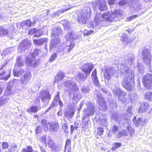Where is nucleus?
<instances>
[{
    "instance_id": "2eb2a0df",
    "label": "nucleus",
    "mask_w": 152,
    "mask_h": 152,
    "mask_svg": "<svg viewBox=\"0 0 152 152\" xmlns=\"http://www.w3.org/2000/svg\"><path fill=\"white\" fill-rule=\"evenodd\" d=\"M116 73V71L114 69L108 67L105 69L104 72V78L109 80L111 79L112 76L114 75Z\"/></svg>"
},
{
    "instance_id": "a19ab883",
    "label": "nucleus",
    "mask_w": 152,
    "mask_h": 152,
    "mask_svg": "<svg viewBox=\"0 0 152 152\" xmlns=\"http://www.w3.org/2000/svg\"><path fill=\"white\" fill-rule=\"evenodd\" d=\"M90 90V88L88 86H83L81 88V91L84 93L88 94Z\"/></svg>"
},
{
    "instance_id": "7c9ffc66",
    "label": "nucleus",
    "mask_w": 152,
    "mask_h": 152,
    "mask_svg": "<svg viewBox=\"0 0 152 152\" xmlns=\"http://www.w3.org/2000/svg\"><path fill=\"white\" fill-rule=\"evenodd\" d=\"M64 76V74L62 72H60L57 75V77L55 78L54 82L57 83L59 80L61 81L63 79Z\"/></svg>"
},
{
    "instance_id": "a211bd4d",
    "label": "nucleus",
    "mask_w": 152,
    "mask_h": 152,
    "mask_svg": "<svg viewBox=\"0 0 152 152\" xmlns=\"http://www.w3.org/2000/svg\"><path fill=\"white\" fill-rule=\"evenodd\" d=\"M17 80L14 79L10 81L9 83V85L7 86V88L4 92V94L6 95H9L12 93V87L17 82Z\"/></svg>"
},
{
    "instance_id": "423d86ee",
    "label": "nucleus",
    "mask_w": 152,
    "mask_h": 152,
    "mask_svg": "<svg viewBox=\"0 0 152 152\" xmlns=\"http://www.w3.org/2000/svg\"><path fill=\"white\" fill-rule=\"evenodd\" d=\"M113 94L116 96H118V99L123 102H125L127 100L126 97V93L124 92L119 87H113L111 88Z\"/></svg>"
},
{
    "instance_id": "5701e85b",
    "label": "nucleus",
    "mask_w": 152,
    "mask_h": 152,
    "mask_svg": "<svg viewBox=\"0 0 152 152\" xmlns=\"http://www.w3.org/2000/svg\"><path fill=\"white\" fill-rule=\"evenodd\" d=\"M62 33V31L60 28L55 27L51 31V37L53 38H56L57 36L60 35Z\"/></svg>"
},
{
    "instance_id": "b1692460",
    "label": "nucleus",
    "mask_w": 152,
    "mask_h": 152,
    "mask_svg": "<svg viewBox=\"0 0 152 152\" xmlns=\"http://www.w3.org/2000/svg\"><path fill=\"white\" fill-rule=\"evenodd\" d=\"M140 104V105L138 110L139 112L140 113L147 111L149 107V104L147 103L141 102Z\"/></svg>"
},
{
    "instance_id": "6e6d98bb",
    "label": "nucleus",
    "mask_w": 152,
    "mask_h": 152,
    "mask_svg": "<svg viewBox=\"0 0 152 152\" xmlns=\"http://www.w3.org/2000/svg\"><path fill=\"white\" fill-rule=\"evenodd\" d=\"M48 144L49 145L50 148H52L53 145V141L48 137Z\"/></svg>"
},
{
    "instance_id": "49530a36",
    "label": "nucleus",
    "mask_w": 152,
    "mask_h": 152,
    "mask_svg": "<svg viewBox=\"0 0 152 152\" xmlns=\"http://www.w3.org/2000/svg\"><path fill=\"white\" fill-rule=\"evenodd\" d=\"M121 40L125 43H126L128 41V38L127 37L126 34H123L121 38Z\"/></svg>"
},
{
    "instance_id": "09e8293b",
    "label": "nucleus",
    "mask_w": 152,
    "mask_h": 152,
    "mask_svg": "<svg viewBox=\"0 0 152 152\" xmlns=\"http://www.w3.org/2000/svg\"><path fill=\"white\" fill-rule=\"evenodd\" d=\"M118 126L115 125L112 127L111 128L112 132L114 134H115V133L118 131Z\"/></svg>"
},
{
    "instance_id": "79ce46f5",
    "label": "nucleus",
    "mask_w": 152,
    "mask_h": 152,
    "mask_svg": "<svg viewBox=\"0 0 152 152\" xmlns=\"http://www.w3.org/2000/svg\"><path fill=\"white\" fill-rule=\"evenodd\" d=\"M22 152H33V150L32 147L29 145L27 146L26 148H23Z\"/></svg>"
},
{
    "instance_id": "c756f323",
    "label": "nucleus",
    "mask_w": 152,
    "mask_h": 152,
    "mask_svg": "<svg viewBox=\"0 0 152 152\" xmlns=\"http://www.w3.org/2000/svg\"><path fill=\"white\" fill-rule=\"evenodd\" d=\"M23 69H21V68H19L18 70H17V68H15L13 70V74L15 76L18 77L20 75L23 74V72H25Z\"/></svg>"
},
{
    "instance_id": "473e14b6",
    "label": "nucleus",
    "mask_w": 152,
    "mask_h": 152,
    "mask_svg": "<svg viewBox=\"0 0 152 152\" xmlns=\"http://www.w3.org/2000/svg\"><path fill=\"white\" fill-rule=\"evenodd\" d=\"M8 96L5 94L4 96L0 98V106L7 103L9 100L10 98Z\"/></svg>"
},
{
    "instance_id": "c03bdc74",
    "label": "nucleus",
    "mask_w": 152,
    "mask_h": 152,
    "mask_svg": "<svg viewBox=\"0 0 152 152\" xmlns=\"http://www.w3.org/2000/svg\"><path fill=\"white\" fill-rule=\"evenodd\" d=\"M62 24L65 28H69V23L67 21V20H65L63 22Z\"/></svg>"
},
{
    "instance_id": "a878e982",
    "label": "nucleus",
    "mask_w": 152,
    "mask_h": 152,
    "mask_svg": "<svg viewBox=\"0 0 152 152\" xmlns=\"http://www.w3.org/2000/svg\"><path fill=\"white\" fill-rule=\"evenodd\" d=\"M87 77H85L83 73H79L75 77V80L78 82H84L87 79Z\"/></svg>"
},
{
    "instance_id": "f8f14e48",
    "label": "nucleus",
    "mask_w": 152,
    "mask_h": 152,
    "mask_svg": "<svg viewBox=\"0 0 152 152\" xmlns=\"http://www.w3.org/2000/svg\"><path fill=\"white\" fill-rule=\"evenodd\" d=\"M31 78V74L29 71H25L22 75V76L20 79L21 83L23 86L28 84Z\"/></svg>"
},
{
    "instance_id": "e433bc0d",
    "label": "nucleus",
    "mask_w": 152,
    "mask_h": 152,
    "mask_svg": "<svg viewBox=\"0 0 152 152\" xmlns=\"http://www.w3.org/2000/svg\"><path fill=\"white\" fill-rule=\"evenodd\" d=\"M127 129L128 131V133L129 134L130 137H131L134 134V129L129 126L127 127Z\"/></svg>"
},
{
    "instance_id": "052dcab7",
    "label": "nucleus",
    "mask_w": 152,
    "mask_h": 152,
    "mask_svg": "<svg viewBox=\"0 0 152 152\" xmlns=\"http://www.w3.org/2000/svg\"><path fill=\"white\" fill-rule=\"evenodd\" d=\"M62 128L64 129V132H67V130L68 129V126L67 124L66 123H64L63 124Z\"/></svg>"
},
{
    "instance_id": "aec40b11",
    "label": "nucleus",
    "mask_w": 152,
    "mask_h": 152,
    "mask_svg": "<svg viewBox=\"0 0 152 152\" xmlns=\"http://www.w3.org/2000/svg\"><path fill=\"white\" fill-rule=\"evenodd\" d=\"M96 97L99 104L102 107V110H105L106 109V104L102 95L99 93L97 94Z\"/></svg>"
},
{
    "instance_id": "4d7b16f0",
    "label": "nucleus",
    "mask_w": 152,
    "mask_h": 152,
    "mask_svg": "<svg viewBox=\"0 0 152 152\" xmlns=\"http://www.w3.org/2000/svg\"><path fill=\"white\" fill-rule=\"evenodd\" d=\"M94 32V31L92 30H85V32L84 33V36H88L90 34H92Z\"/></svg>"
},
{
    "instance_id": "58836bf2",
    "label": "nucleus",
    "mask_w": 152,
    "mask_h": 152,
    "mask_svg": "<svg viewBox=\"0 0 152 152\" xmlns=\"http://www.w3.org/2000/svg\"><path fill=\"white\" fill-rule=\"evenodd\" d=\"M145 99L150 101H152V92H148L146 93Z\"/></svg>"
},
{
    "instance_id": "ea45409f",
    "label": "nucleus",
    "mask_w": 152,
    "mask_h": 152,
    "mask_svg": "<svg viewBox=\"0 0 152 152\" xmlns=\"http://www.w3.org/2000/svg\"><path fill=\"white\" fill-rule=\"evenodd\" d=\"M113 145L111 149L113 151H115L117 148H120L121 146V143L115 142Z\"/></svg>"
},
{
    "instance_id": "f3484780",
    "label": "nucleus",
    "mask_w": 152,
    "mask_h": 152,
    "mask_svg": "<svg viewBox=\"0 0 152 152\" xmlns=\"http://www.w3.org/2000/svg\"><path fill=\"white\" fill-rule=\"evenodd\" d=\"M31 45V43L29 40H25L20 43L18 46V49L19 51L21 52V50H24L28 48Z\"/></svg>"
},
{
    "instance_id": "2f4dec72",
    "label": "nucleus",
    "mask_w": 152,
    "mask_h": 152,
    "mask_svg": "<svg viewBox=\"0 0 152 152\" xmlns=\"http://www.w3.org/2000/svg\"><path fill=\"white\" fill-rule=\"evenodd\" d=\"M47 39L46 38H43L38 40H34V42L37 45H42L44 43L46 42Z\"/></svg>"
},
{
    "instance_id": "de8ad7c7",
    "label": "nucleus",
    "mask_w": 152,
    "mask_h": 152,
    "mask_svg": "<svg viewBox=\"0 0 152 152\" xmlns=\"http://www.w3.org/2000/svg\"><path fill=\"white\" fill-rule=\"evenodd\" d=\"M71 8V7H68L67 9H64L63 10H59L57 12V13H56L55 12L54 13V14H55L56 15H57V16H58L59 15V13H62L63 12H64V11H67V10H69Z\"/></svg>"
},
{
    "instance_id": "c9c22d12",
    "label": "nucleus",
    "mask_w": 152,
    "mask_h": 152,
    "mask_svg": "<svg viewBox=\"0 0 152 152\" xmlns=\"http://www.w3.org/2000/svg\"><path fill=\"white\" fill-rule=\"evenodd\" d=\"M38 107L32 106L29 109L27 110V111L28 113L32 112V113H36L39 110Z\"/></svg>"
},
{
    "instance_id": "20e7f679",
    "label": "nucleus",
    "mask_w": 152,
    "mask_h": 152,
    "mask_svg": "<svg viewBox=\"0 0 152 152\" xmlns=\"http://www.w3.org/2000/svg\"><path fill=\"white\" fill-rule=\"evenodd\" d=\"M126 113V114L118 115L117 113H114L111 115V118L114 121L117 122H120L123 120H128L132 115V107L131 106L128 107Z\"/></svg>"
},
{
    "instance_id": "f03ea898",
    "label": "nucleus",
    "mask_w": 152,
    "mask_h": 152,
    "mask_svg": "<svg viewBox=\"0 0 152 152\" xmlns=\"http://www.w3.org/2000/svg\"><path fill=\"white\" fill-rule=\"evenodd\" d=\"M112 13H110L109 11L106 12L102 14L97 13L95 15L94 22L98 25L102 21L108 20L110 22L113 21H118L120 20L122 12L118 10H115Z\"/></svg>"
},
{
    "instance_id": "4c0bfd02",
    "label": "nucleus",
    "mask_w": 152,
    "mask_h": 152,
    "mask_svg": "<svg viewBox=\"0 0 152 152\" xmlns=\"http://www.w3.org/2000/svg\"><path fill=\"white\" fill-rule=\"evenodd\" d=\"M86 120L85 119L83 120V123L82 124V126L83 128L86 129L88 127L89 123V118H86Z\"/></svg>"
},
{
    "instance_id": "6ab92c4d",
    "label": "nucleus",
    "mask_w": 152,
    "mask_h": 152,
    "mask_svg": "<svg viewBox=\"0 0 152 152\" xmlns=\"http://www.w3.org/2000/svg\"><path fill=\"white\" fill-rule=\"evenodd\" d=\"M96 6L99 9L103 11L107 9L106 2L105 0H99L96 3Z\"/></svg>"
},
{
    "instance_id": "bb28decb",
    "label": "nucleus",
    "mask_w": 152,
    "mask_h": 152,
    "mask_svg": "<svg viewBox=\"0 0 152 152\" xmlns=\"http://www.w3.org/2000/svg\"><path fill=\"white\" fill-rule=\"evenodd\" d=\"M42 127L45 130L47 131L49 130V126L50 124L49 122H48L45 119H43L41 123Z\"/></svg>"
},
{
    "instance_id": "9d476101",
    "label": "nucleus",
    "mask_w": 152,
    "mask_h": 152,
    "mask_svg": "<svg viewBox=\"0 0 152 152\" xmlns=\"http://www.w3.org/2000/svg\"><path fill=\"white\" fill-rule=\"evenodd\" d=\"M65 38L66 40L68 41L66 44L67 52H69L73 49L75 45L74 43L72 41L74 38L73 34L72 32H69L66 34Z\"/></svg>"
},
{
    "instance_id": "72a5a7b5",
    "label": "nucleus",
    "mask_w": 152,
    "mask_h": 152,
    "mask_svg": "<svg viewBox=\"0 0 152 152\" xmlns=\"http://www.w3.org/2000/svg\"><path fill=\"white\" fill-rule=\"evenodd\" d=\"M128 132L126 130L124 129H122L119 131L116 137L118 138L121 137L122 136H127L128 135Z\"/></svg>"
},
{
    "instance_id": "0e129e2a",
    "label": "nucleus",
    "mask_w": 152,
    "mask_h": 152,
    "mask_svg": "<svg viewBox=\"0 0 152 152\" xmlns=\"http://www.w3.org/2000/svg\"><path fill=\"white\" fill-rule=\"evenodd\" d=\"M4 77H7V75L8 74H10V70H7V72H4L3 73L1 74Z\"/></svg>"
},
{
    "instance_id": "dca6fc26",
    "label": "nucleus",
    "mask_w": 152,
    "mask_h": 152,
    "mask_svg": "<svg viewBox=\"0 0 152 152\" xmlns=\"http://www.w3.org/2000/svg\"><path fill=\"white\" fill-rule=\"evenodd\" d=\"M94 68L93 65L91 63L85 64L82 66V71L85 73L86 77L89 75L90 73Z\"/></svg>"
},
{
    "instance_id": "69168bd1",
    "label": "nucleus",
    "mask_w": 152,
    "mask_h": 152,
    "mask_svg": "<svg viewBox=\"0 0 152 152\" xmlns=\"http://www.w3.org/2000/svg\"><path fill=\"white\" fill-rule=\"evenodd\" d=\"M142 119L141 118H139L138 120H137V122L135 123V125H137V126H139L140 124V123L142 121Z\"/></svg>"
},
{
    "instance_id": "c85d7f7f",
    "label": "nucleus",
    "mask_w": 152,
    "mask_h": 152,
    "mask_svg": "<svg viewBox=\"0 0 152 152\" xmlns=\"http://www.w3.org/2000/svg\"><path fill=\"white\" fill-rule=\"evenodd\" d=\"M75 111L73 108L66 110L64 113L65 115L67 118H71L74 115Z\"/></svg>"
},
{
    "instance_id": "1a4fd4ad",
    "label": "nucleus",
    "mask_w": 152,
    "mask_h": 152,
    "mask_svg": "<svg viewBox=\"0 0 152 152\" xmlns=\"http://www.w3.org/2000/svg\"><path fill=\"white\" fill-rule=\"evenodd\" d=\"M39 61L35 59L33 54H29L25 58V64L26 66L34 68L39 64Z\"/></svg>"
},
{
    "instance_id": "680f3d73",
    "label": "nucleus",
    "mask_w": 152,
    "mask_h": 152,
    "mask_svg": "<svg viewBox=\"0 0 152 152\" xmlns=\"http://www.w3.org/2000/svg\"><path fill=\"white\" fill-rule=\"evenodd\" d=\"M137 16V15H132L128 18L126 19V21H129L133 19H134L136 18Z\"/></svg>"
},
{
    "instance_id": "37998d69",
    "label": "nucleus",
    "mask_w": 152,
    "mask_h": 152,
    "mask_svg": "<svg viewBox=\"0 0 152 152\" xmlns=\"http://www.w3.org/2000/svg\"><path fill=\"white\" fill-rule=\"evenodd\" d=\"M8 34V30L5 28H2L0 29V34L2 35H7Z\"/></svg>"
},
{
    "instance_id": "338daca9",
    "label": "nucleus",
    "mask_w": 152,
    "mask_h": 152,
    "mask_svg": "<svg viewBox=\"0 0 152 152\" xmlns=\"http://www.w3.org/2000/svg\"><path fill=\"white\" fill-rule=\"evenodd\" d=\"M41 140L45 144L46 143V136H43L41 137Z\"/></svg>"
},
{
    "instance_id": "4be33fe9",
    "label": "nucleus",
    "mask_w": 152,
    "mask_h": 152,
    "mask_svg": "<svg viewBox=\"0 0 152 152\" xmlns=\"http://www.w3.org/2000/svg\"><path fill=\"white\" fill-rule=\"evenodd\" d=\"M91 78L92 82L96 87L99 86V83L97 75L96 70L95 69L92 72L91 75Z\"/></svg>"
},
{
    "instance_id": "393cba45",
    "label": "nucleus",
    "mask_w": 152,
    "mask_h": 152,
    "mask_svg": "<svg viewBox=\"0 0 152 152\" xmlns=\"http://www.w3.org/2000/svg\"><path fill=\"white\" fill-rule=\"evenodd\" d=\"M50 130L51 132H57L58 129L59 125L58 122H54L49 124Z\"/></svg>"
},
{
    "instance_id": "8fccbe9b",
    "label": "nucleus",
    "mask_w": 152,
    "mask_h": 152,
    "mask_svg": "<svg viewBox=\"0 0 152 152\" xmlns=\"http://www.w3.org/2000/svg\"><path fill=\"white\" fill-rule=\"evenodd\" d=\"M14 50V49L12 48H10L7 49H6L3 53V54H5L6 53H8V52L10 53Z\"/></svg>"
},
{
    "instance_id": "39448f33",
    "label": "nucleus",
    "mask_w": 152,
    "mask_h": 152,
    "mask_svg": "<svg viewBox=\"0 0 152 152\" xmlns=\"http://www.w3.org/2000/svg\"><path fill=\"white\" fill-rule=\"evenodd\" d=\"M60 39L58 37L54 38V39L51 40L50 44V50L54 49L58 51L64 50L66 48L65 45L63 44L60 45Z\"/></svg>"
},
{
    "instance_id": "f704fd0d",
    "label": "nucleus",
    "mask_w": 152,
    "mask_h": 152,
    "mask_svg": "<svg viewBox=\"0 0 152 152\" xmlns=\"http://www.w3.org/2000/svg\"><path fill=\"white\" fill-rule=\"evenodd\" d=\"M39 32V30H37L35 28H33L29 30L28 32V34L30 35H32L33 34L35 33L34 36L37 37H38L41 35V34H39L38 33Z\"/></svg>"
},
{
    "instance_id": "5fc2aeb1",
    "label": "nucleus",
    "mask_w": 152,
    "mask_h": 152,
    "mask_svg": "<svg viewBox=\"0 0 152 152\" xmlns=\"http://www.w3.org/2000/svg\"><path fill=\"white\" fill-rule=\"evenodd\" d=\"M41 53V51L39 49H36L34 50V54H33L34 56L35 55L37 56H38Z\"/></svg>"
},
{
    "instance_id": "13d9d810",
    "label": "nucleus",
    "mask_w": 152,
    "mask_h": 152,
    "mask_svg": "<svg viewBox=\"0 0 152 152\" xmlns=\"http://www.w3.org/2000/svg\"><path fill=\"white\" fill-rule=\"evenodd\" d=\"M57 57V55L56 54L54 53L52 55L50 58V61H52L55 59Z\"/></svg>"
},
{
    "instance_id": "e2e57ef3",
    "label": "nucleus",
    "mask_w": 152,
    "mask_h": 152,
    "mask_svg": "<svg viewBox=\"0 0 152 152\" xmlns=\"http://www.w3.org/2000/svg\"><path fill=\"white\" fill-rule=\"evenodd\" d=\"M8 147V144L7 143L4 142L2 143V147L3 149H7Z\"/></svg>"
},
{
    "instance_id": "603ef678",
    "label": "nucleus",
    "mask_w": 152,
    "mask_h": 152,
    "mask_svg": "<svg viewBox=\"0 0 152 152\" xmlns=\"http://www.w3.org/2000/svg\"><path fill=\"white\" fill-rule=\"evenodd\" d=\"M60 93L59 92H58L57 94L56 95L54 98V102H58L60 100Z\"/></svg>"
},
{
    "instance_id": "6e6552de",
    "label": "nucleus",
    "mask_w": 152,
    "mask_h": 152,
    "mask_svg": "<svg viewBox=\"0 0 152 152\" xmlns=\"http://www.w3.org/2000/svg\"><path fill=\"white\" fill-rule=\"evenodd\" d=\"M86 105L87 106V108L83 110V119L84 120L86 118L93 115L94 112V105L90 101L87 102L86 103Z\"/></svg>"
},
{
    "instance_id": "412c9836",
    "label": "nucleus",
    "mask_w": 152,
    "mask_h": 152,
    "mask_svg": "<svg viewBox=\"0 0 152 152\" xmlns=\"http://www.w3.org/2000/svg\"><path fill=\"white\" fill-rule=\"evenodd\" d=\"M107 116L106 115L100 116L99 119L96 121L97 124L102 125L104 127H107L108 125V123L107 121Z\"/></svg>"
},
{
    "instance_id": "0eeeda50",
    "label": "nucleus",
    "mask_w": 152,
    "mask_h": 152,
    "mask_svg": "<svg viewBox=\"0 0 152 152\" xmlns=\"http://www.w3.org/2000/svg\"><path fill=\"white\" fill-rule=\"evenodd\" d=\"M91 15L90 8L89 7H87L85 11H82L78 17V21L80 24H85Z\"/></svg>"
},
{
    "instance_id": "864d4df0",
    "label": "nucleus",
    "mask_w": 152,
    "mask_h": 152,
    "mask_svg": "<svg viewBox=\"0 0 152 152\" xmlns=\"http://www.w3.org/2000/svg\"><path fill=\"white\" fill-rule=\"evenodd\" d=\"M24 23L26 25L29 26H31V24L33 25L34 24L33 23H31V20H30L24 21Z\"/></svg>"
},
{
    "instance_id": "cd10ccee",
    "label": "nucleus",
    "mask_w": 152,
    "mask_h": 152,
    "mask_svg": "<svg viewBox=\"0 0 152 152\" xmlns=\"http://www.w3.org/2000/svg\"><path fill=\"white\" fill-rule=\"evenodd\" d=\"M24 65L23 62L22 57L19 56L17 58L16 62L15 65V68H18V67L23 66Z\"/></svg>"
},
{
    "instance_id": "9b49d317",
    "label": "nucleus",
    "mask_w": 152,
    "mask_h": 152,
    "mask_svg": "<svg viewBox=\"0 0 152 152\" xmlns=\"http://www.w3.org/2000/svg\"><path fill=\"white\" fill-rule=\"evenodd\" d=\"M142 57L143 60L145 64L148 65L150 64L152 56L149 50L146 48H144L142 51Z\"/></svg>"
},
{
    "instance_id": "3c124183",
    "label": "nucleus",
    "mask_w": 152,
    "mask_h": 152,
    "mask_svg": "<svg viewBox=\"0 0 152 152\" xmlns=\"http://www.w3.org/2000/svg\"><path fill=\"white\" fill-rule=\"evenodd\" d=\"M10 77V74L7 75V77H4L1 74H0V79L4 80L5 81L7 80Z\"/></svg>"
},
{
    "instance_id": "bf43d9fd",
    "label": "nucleus",
    "mask_w": 152,
    "mask_h": 152,
    "mask_svg": "<svg viewBox=\"0 0 152 152\" xmlns=\"http://www.w3.org/2000/svg\"><path fill=\"white\" fill-rule=\"evenodd\" d=\"M35 131L36 133L37 134H38L41 132V128H40V126H38L36 127L35 129Z\"/></svg>"
},
{
    "instance_id": "7ed1b4c3",
    "label": "nucleus",
    "mask_w": 152,
    "mask_h": 152,
    "mask_svg": "<svg viewBox=\"0 0 152 152\" xmlns=\"http://www.w3.org/2000/svg\"><path fill=\"white\" fill-rule=\"evenodd\" d=\"M64 85L65 87L67 88L68 90L73 91V100L77 103L81 99V96L76 83L72 80H67L65 82Z\"/></svg>"
},
{
    "instance_id": "4468645a",
    "label": "nucleus",
    "mask_w": 152,
    "mask_h": 152,
    "mask_svg": "<svg viewBox=\"0 0 152 152\" xmlns=\"http://www.w3.org/2000/svg\"><path fill=\"white\" fill-rule=\"evenodd\" d=\"M51 96L49 93L47 91H41L39 93V98L42 99V102H45L47 104L49 102Z\"/></svg>"
},
{
    "instance_id": "774afa93",
    "label": "nucleus",
    "mask_w": 152,
    "mask_h": 152,
    "mask_svg": "<svg viewBox=\"0 0 152 152\" xmlns=\"http://www.w3.org/2000/svg\"><path fill=\"white\" fill-rule=\"evenodd\" d=\"M110 105L112 107H114L116 108L117 106V104L115 101H113L112 103L111 102Z\"/></svg>"
},
{
    "instance_id": "f257e3e1",
    "label": "nucleus",
    "mask_w": 152,
    "mask_h": 152,
    "mask_svg": "<svg viewBox=\"0 0 152 152\" xmlns=\"http://www.w3.org/2000/svg\"><path fill=\"white\" fill-rule=\"evenodd\" d=\"M134 58V54H128L127 59L125 60L123 64L120 65V71L125 77L122 84L124 87L128 91L131 90L133 88L132 82L134 79V72L133 69L132 70L131 67H129V66L132 64Z\"/></svg>"
},
{
    "instance_id": "a18cd8bd",
    "label": "nucleus",
    "mask_w": 152,
    "mask_h": 152,
    "mask_svg": "<svg viewBox=\"0 0 152 152\" xmlns=\"http://www.w3.org/2000/svg\"><path fill=\"white\" fill-rule=\"evenodd\" d=\"M104 131L102 127H98L97 133V136H100L103 134Z\"/></svg>"
},
{
    "instance_id": "ddd939ff",
    "label": "nucleus",
    "mask_w": 152,
    "mask_h": 152,
    "mask_svg": "<svg viewBox=\"0 0 152 152\" xmlns=\"http://www.w3.org/2000/svg\"><path fill=\"white\" fill-rule=\"evenodd\" d=\"M143 84L146 88L152 87V75L147 74L144 76L142 78Z\"/></svg>"
}]
</instances>
